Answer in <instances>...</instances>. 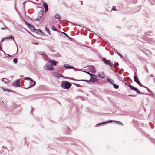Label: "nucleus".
I'll return each instance as SVG.
<instances>
[{"label": "nucleus", "instance_id": "f257e3e1", "mask_svg": "<svg viewBox=\"0 0 155 155\" xmlns=\"http://www.w3.org/2000/svg\"><path fill=\"white\" fill-rule=\"evenodd\" d=\"M62 82L61 84V87L64 89H68L70 88L71 85V83L67 81H64Z\"/></svg>", "mask_w": 155, "mask_h": 155}, {"label": "nucleus", "instance_id": "f03ea898", "mask_svg": "<svg viewBox=\"0 0 155 155\" xmlns=\"http://www.w3.org/2000/svg\"><path fill=\"white\" fill-rule=\"evenodd\" d=\"M44 68L48 70H52L54 69L53 65L49 63H47L44 67Z\"/></svg>", "mask_w": 155, "mask_h": 155}, {"label": "nucleus", "instance_id": "7ed1b4c3", "mask_svg": "<svg viewBox=\"0 0 155 155\" xmlns=\"http://www.w3.org/2000/svg\"><path fill=\"white\" fill-rule=\"evenodd\" d=\"M102 61L106 64L109 65L110 67H112L113 66V63L111 62L110 60H107L105 58H103L102 59Z\"/></svg>", "mask_w": 155, "mask_h": 155}, {"label": "nucleus", "instance_id": "20e7f679", "mask_svg": "<svg viewBox=\"0 0 155 155\" xmlns=\"http://www.w3.org/2000/svg\"><path fill=\"white\" fill-rule=\"evenodd\" d=\"M129 87L131 89L134 90V91H136L137 93L147 95V94H144L143 92H140L139 90H138L137 88L136 87H134L133 86L130 84L129 86Z\"/></svg>", "mask_w": 155, "mask_h": 155}, {"label": "nucleus", "instance_id": "39448f33", "mask_svg": "<svg viewBox=\"0 0 155 155\" xmlns=\"http://www.w3.org/2000/svg\"><path fill=\"white\" fill-rule=\"evenodd\" d=\"M25 23L26 25L28 26V27L31 31L33 32L35 31V29L32 25L28 23L27 22H26Z\"/></svg>", "mask_w": 155, "mask_h": 155}, {"label": "nucleus", "instance_id": "423d86ee", "mask_svg": "<svg viewBox=\"0 0 155 155\" xmlns=\"http://www.w3.org/2000/svg\"><path fill=\"white\" fill-rule=\"evenodd\" d=\"M97 76L94 75L93 74L91 76L90 81L92 82H96L97 81Z\"/></svg>", "mask_w": 155, "mask_h": 155}, {"label": "nucleus", "instance_id": "0eeeda50", "mask_svg": "<svg viewBox=\"0 0 155 155\" xmlns=\"http://www.w3.org/2000/svg\"><path fill=\"white\" fill-rule=\"evenodd\" d=\"M134 81L137 83V84L139 85L140 86H143V85L141 84L140 81H139L138 79V78L136 76V74H135V75L134 76Z\"/></svg>", "mask_w": 155, "mask_h": 155}, {"label": "nucleus", "instance_id": "6e6552de", "mask_svg": "<svg viewBox=\"0 0 155 155\" xmlns=\"http://www.w3.org/2000/svg\"><path fill=\"white\" fill-rule=\"evenodd\" d=\"M98 75L99 78H101L103 79L105 77V75L103 72H100L98 73Z\"/></svg>", "mask_w": 155, "mask_h": 155}, {"label": "nucleus", "instance_id": "1a4fd4ad", "mask_svg": "<svg viewBox=\"0 0 155 155\" xmlns=\"http://www.w3.org/2000/svg\"><path fill=\"white\" fill-rule=\"evenodd\" d=\"M35 82L34 81H33L32 79L30 80V86L27 87H25V89H28L29 88H30L31 87H32V86H34L35 84Z\"/></svg>", "mask_w": 155, "mask_h": 155}, {"label": "nucleus", "instance_id": "9d476101", "mask_svg": "<svg viewBox=\"0 0 155 155\" xmlns=\"http://www.w3.org/2000/svg\"><path fill=\"white\" fill-rule=\"evenodd\" d=\"M13 86L15 87H18L20 86V83L18 79L16 80L15 81H14L12 84Z\"/></svg>", "mask_w": 155, "mask_h": 155}, {"label": "nucleus", "instance_id": "9b49d317", "mask_svg": "<svg viewBox=\"0 0 155 155\" xmlns=\"http://www.w3.org/2000/svg\"><path fill=\"white\" fill-rule=\"evenodd\" d=\"M44 10H40L38 14V16L37 17V19H40L43 15V13Z\"/></svg>", "mask_w": 155, "mask_h": 155}, {"label": "nucleus", "instance_id": "f8f14e48", "mask_svg": "<svg viewBox=\"0 0 155 155\" xmlns=\"http://www.w3.org/2000/svg\"><path fill=\"white\" fill-rule=\"evenodd\" d=\"M48 61L49 62L52 63L53 64H52L54 66L56 65V64L58 63V62L55 61L54 60H48Z\"/></svg>", "mask_w": 155, "mask_h": 155}, {"label": "nucleus", "instance_id": "ddd939ff", "mask_svg": "<svg viewBox=\"0 0 155 155\" xmlns=\"http://www.w3.org/2000/svg\"><path fill=\"white\" fill-rule=\"evenodd\" d=\"M107 81L108 83H111L112 84H113L114 83V80L109 78H107Z\"/></svg>", "mask_w": 155, "mask_h": 155}, {"label": "nucleus", "instance_id": "4468645a", "mask_svg": "<svg viewBox=\"0 0 155 155\" xmlns=\"http://www.w3.org/2000/svg\"><path fill=\"white\" fill-rule=\"evenodd\" d=\"M38 54L41 55H44L45 58V59L47 57V55L45 54V53L43 51H39L38 52Z\"/></svg>", "mask_w": 155, "mask_h": 155}, {"label": "nucleus", "instance_id": "2eb2a0df", "mask_svg": "<svg viewBox=\"0 0 155 155\" xmlns=\"http://www.w3.org/2000/svg\"><path fill=\"white\" fill-rule=\"evenodd\" d=\"M64 67L68 69H74V67L70 66L68 64H64Z\"/></svg>", "mask_w": 155, "mask_h": 155}, {"label": "nucleus", "instance_id": "dca6fc26", "mask_svg": "<svg viewBox=\"0 0 155 155\" xmlns=\"http://www.w3.org/2000/svg\"><path fill=\"white\" fill-rule=\"evenodd\" d=\"M43 6L45 8V10H48V7L47 3L44 2L43 3Z\"/></svg>", "mask_w": 155, "mask_h": 155}, {"label": "nucleus", "instance_id": "f3484780", "mask_svg": "<svg viewBox=\"0 0 155 155\" xmlns=\"http://www.w3.org/2000/svg\"><path fill=\"white\" fill-rule=\"evenodd\" d=\"M54 17L55 19H60L61 18L60 15L58 13L55 14Z\"/></svg>", "mask_w": 155, "mask_h": 155}, {"label": "nucleus", "instance_id": "a211bd4d", "mask_svg": "<svg viewBox=\"0 0 155 155\" xmlns=\"http://www.w3.org/2000/svg\"><path fill=\"white\" fill-rule=\"evenodd\" d=\"M14 39V37L12 36V35H10L9 37H6L5 38L6 40H7L8 39Z\"/></svg>", "mask_w": 155, "mask_h": 155}, {"label": "nucleus", "instance_id": "6ab92c4d", "mask_svg": "<svg viewBox=\"0 0 155 155\" xmlns=\"http://www.w3.org/2000/svg\"><path fill=\"white\" fill-rule=\"evenodd\" d=\"M45 29L46 31L49 34L51 35V32L49 29V28H47V27H46L45 28Z\"/></svg>", "mask_w": 155, "mask_h": 155}, {"label": "nucleus", "instance_id": "aec40b11", "mask_svg": "<svg viewBox=\"0 0 155 155\" xmlns=\"http://www.w3.org/2000/svg\"><path fill=\"white\" fill-rule=\"evenodd\" d=\"M112 85H113L115 89H117L119 87V86L118 85L114 84V83Z\"/></svg>", "mask_w": 155, "mask_h": 155}, {"label": "nucleus", "instance_id": "412c9836", "mask_svg": "<svg viewBox=\"0 0 155 155\" xmlns=\"http://www.w3.org/2000/svg\"><path fill=\"white\" fill-rule=\"evenodd\" d=\"M114 121H113V120H110V121H106V122H102V123H99L97 125H100V124H104L105 123H108L109 122H113Z\"/></svg>", "mask_w": 155, "mask_h": 155}, {"label": "nucleus", "instance_id": "4be33fe9", "mask_svg": "<svg viewBox=\"0 0 155 155\" xmlns=\"http://www.w3.org/2000/svg\"><path fill=\"white\" fill-rule=\"evenodd\" d=\"M51 28L54 31H57V32H59L58 31V30L56 28H55V27L53 25L52 27V28Z\"/></svg>", "mask_w": 155, "mask_h": 155}, {"label": "nucleus", "instance_id": "5701e85b", "mask_svg": "<svg viewBox=\"0 0 155 155\" xmlns=\"http://www.w3.org/2000/svg\"><path fill=\"white\" fill-rule=\"evenodd\" d=\"M72 84L77 87H81V86L80 85H79L78 84H76V83H73Z\"/></svg>", "mask_w": 155, "mask_h": 155}, {"label": "nucleus", "instance_id": "b1692460", "mask_svg": "<svg viewBox=\"0 0 155 155\" xmlns=\"http://www.w3.org/2000/svg\"><path fill=\"white\" fill-rule=\"evenodd\" d=\"M78 81H86V82H88L91 81L90 80H84V79H82V80H78Z\"/></svg>", "mask_w": 155, "mask_h": 155}, {"label": "nucleus", "instance_id": "393cba45", "mask_svg": "<svg viewBox=\"0 0 155 155\" xmlns=\"http://www.w3.org/2000/svg\"><path fill=\"white\" fill-rule=\"evenodd\" d=\"M38 31H39V32H40L42 33V34H41V35H45V34L44 33H43L42 32V31L40 29H38Z\"/></svg>", "mask_w": 155, "mask_h": 155}, {"label": "nucleus", "instance_id": "a878e982", "mask_svg": "<svg viewBox=\"0 0 155 155\" xmlns=\"http://www.w3.org/2000/svg\"><path fill=\"white\" fill-rule=\"evenodd\" d=\"M115 52L117 53L118 55L120 57H123L122 55L120 53L118 52L117 51H115Z\"/></svg>", "mask_w": 155, "mask_h": 155}, {"label": "nucleus", "instance_id": "bb28decb", "mask_svg": "<svg viewBox=\"0 0 155 155\" xmlns=\"http://www.w3.org/2000/svg\"><path fill=\"white\" fill-rule=\"evenodd\" d=\"M13 62L14 63L16 64L17 63V60L16 58H15L13 60Z\"/></svg>", "mask_w": 155, "mask_h": 155}, {"label": "nucleus", "instance_id": "cd10ccee", "mask_svg": "<svg viewBox=\"0 0 155 155\" xmlns=\"http://www.w3.org/2000/svg\"><path fill=\"white\" fill-rule=\"evenodd\" d=\"M64 34L66 36L68 37L69 39H71V38H70L69 36L65 32L62 33Z\"/></svg>", "mask_w": 155, "mask_h": 155}, {"label": "nucleus", "instance_id": "c85d7f7f", "mask_svg": "<svg viewBox=\"0 0 155 155\" xmlns=\"http://www.w3.org/2000/svg\"><path fill=\"white\" fill-rule=\"evenodd\" d=\"M84 72H85L87 74L91 76L93 74H92L88 72H87V71H84Z\"/></svg>", "mask_w": 155, "mask_h": 155}, {"label": "nucleus", "instance_id": "c756f323", "mask_svg": "<svg viewBox=\"0 0 155 155\" xmlns=\"http://www.w3.org/2000/svg\"><path fill=\"white\" fill-rule=\"evenodd\" d=\"M25 79L27 80H31V79L29 78L26 77L25 78Z\"/></svg>", "mask_w": 155, "mask_h": 155}, {"label": "nucleus", "instance_id": "7c9ffc66", "mask_svg": "<svg viewBox=\"0 0 155 155\" xmlns=\"http://www.w3.org/2000/svg\"><path fill=\"white\" fill-rule=\"evenodd\" d=\"M7 28H7V27H6V26H5L4 27V28H1V29H2V30H4V29H7Z\"/></svg>", "mask_w": 155, "mask_h": 155}, {"label": "nucleus", "instance_id": "2f4dec72", "mask_svg": "<svg viewBox=\"0 0 155 155\" xmlns=\"http://www.w3.org/2000/svg\"><path fill=\"white\" fill-rule=\"evenodd\" d=\"M145 70L148 73H149V71H148V69H147V67L145 68Z\"/></svg>", "mask_w": 155, "mask_h": 155}, {"label": "nucleus", "instance_id": "473e14b6", "mask_svg": "<svg viewBox=\"0 0 155 155\" xmlns=\"http://www.w3.org/2000/svg\"><path fill=\"white\" fill-rule=\"evenodd\" d=\"M62 76H61V74H58L57 75V77L58 78H60L62 77Z\"/></svg>", "mask_w": 155, "mask_h": 155}, {"label": "nucleus", "instance_id": "72a5a7b5", "mask_svg": "<svg viewBox=\"0 0 155 155\" xmlns=\"http://www.w3.org/2000/svg\"><path fill=\"white\" fill-rule=\"evenodd\" d=\"M38 29H35V31H36L35 32H36L38 34H39V31H38Z\"/></svg>", "mask_w": 155, "mask_h": 155}, {"label": "nucleus", "instance_id": "f704fd0d", "mask_svg": "<svg viewBox=\"0 0 155 155\" xmlns=\"http://www.w3.org/2000/svg\"><path fill=\"white\" fill-rule=\"evenodd\" d=\"M114 122H117V123L120 124H122V125H123V124H121V123L120 122V121H115Z\"/></svg>", "mask_w": 155, "mask_h": 155}, {"label": "nucleus", "instance_id": "c9c22d12", "mask_svg": "<svg viewBox=\"0 0 155 155\" xmlns=\"http://www.w3.org/2000/svg\"><path fill=\"white\" fill-rule=\"evenodd\" d=\"M91 67H92V71L95 70V68L94 67L92 66Z\"/></svg>", "mask_w": 155, "mask_h": 155}, {"label": "nucleus", "instance_id": "e433bc0d", "mask_svg": "<svg viewBox=\"0 0 155 155\" xmlns=\"http://www.w3.org/2000/svg\"><path fill=\"white\" fill-rule=\"evenodd\" d=\"M5 53V54H6V55H8L9 57H11V55H9V54H6L5 52V53Z\"/></svg>", "mask_w": 155, "mask_h": 155}, {"label": "nucleus", "instance_id": "4c0bfd02", "mask_svg": "<svg viewBox=\"0 0 155 155\" xmlns=\"http://www.w3.org/2000/svg\"><path fill=\"white\" fill-rule=\"evenodd\" d=\"M129 96H131V97H135V95H129Z\"/></svg>", "mask_w": 155, "mask_h": 155}, {"label": "nucleus", "instance_id": "58836bf2", "mask_svg": "<svg viewBox=\"0 0 155 155\" xmlns=\"http://www.w3.org/2000/svg\"><path fill=\"white\" fill-rule=\"evenodd\" d=\"M5 40V38H3V39H2V40L1 41V42H3Z\"/></svg>", "mask_w": 155, "mask_h": 155}, {"label": "nucleus", "instance_id": "ea45409f", "mask_svg": "<svg viewBox=\"0 0 155 155\" xmlns=\"http://www.w3.org/2000/svg\"><path fill=\"white\" fill-rule=\"evenodd\" d=\"M146 88L147 89V90L149 91H150V90L147 87H146Z\"/></svg>", "mask_w": 155, "mask_h": 155}, {"label": "nucleus", "instance_id": "a19ab883", "mask_svg": "<svg viewBox=\"0 0 155 155\" xmlns=\"http://www.w3.org/2000/svg\"><path fill=\"white\" fill-rule=\"evenodd\" d=\"M115 7L114 6V7H113V8L112 10H117L116 9H115Z\"/></svg>", "mask_w": 155, "mask_h": 155}, {"label": "nucleus", "instance_id": "79ce46f5", "mask_svg": "<svg viewBox=\"0 0 155 155\" xmlns=\"http://www.w3.org/2000/svg\"><path fill=\"white\" fill-rule=\"evenodd\" d=\"M7 91H8L9 92H10L11 91L10 90H6Z\"/></svg>", "mask_w": 155, "mask_h": 155}, {"label": "nucleus", "instance_id": "37998d69", "mask_svg": "<svg viewBox=\"0 0 155 155\" xmlns=\"http://www.w3.org/2000/svg\"><path fill=\"white\" fill-rule=\"evenodd\" d=\"M116 64L117 65H119V64L118 62H117L116 63Z\"/></svg>", "mask_w": 155, "mask_h": 155}, {"label": "nucleus", "instance_id": "c03bdc74", "mask_svg": "<svg viewBox=\"0 0 155 155\" xmlns=\"http://www.w3.org/2000/svg\"><path fill=\"white\" fill-rule=\"evenodd\" d=\"M142 87H145V88H146V87H146L145 86H143H143H142Z\"/></svg>", "mask_w": 155, "mask_h": 155}, {"label": "nucleus", "instance_id": "a18cd8bd", "mask_svg": "<svg viewBox=\"0 0 155 155\" xmlns=\"http://www.w3.org/2000/svg\"><path fill=\"white\" fill-rule=\"evenodd\" d=\"M116 75L117 77H118V76H118V74H116Z\"/></svg>", "mask_w": 155, "mask_h": 155}, {"label": "nucleus", "instance_id": "49530a36", "mask_svg": "<svg viewBox=\"0 0 155 155\" xmlns=\"http://www.w3.org/2000/svg\"><path fill=\"white\" fill-rule=\"evenodd\" d=\"M4 79H6V78H5L3 79V81H4Z\"/></svg>", "mask_w": 155, "mask_h": 155}, {"label": "nucleus", "instance_id": "de8ad7c7", "mask_svg": "<svg viewBox=\"0 0 155 155\" xmlns=\"http://www.w3.org/2000/svg\"><path fill=\"white\" fill-rule=\"evenodd\" d=\"M48 10H45V12H46Z\"/></svg>", "mask_w": 155, "mask_h": 155}, {"label": "nucleus", "instance_id": "09e8293b", "mask_svg": "<svg viewBox=\"0 0 155 155\" xmlns=\"http://www.w3.org/2000/svg\"><path fill=\"white\" fill-rule=\"evenodd\" d=\"M119 73L120 74H121V73L120 72H119Z\"/></svg>", "mask_w": 155, "mask_h": 155}, {"label": "nucleus", "instance_id": "8fccbe9b", "mask_svg": "<svg viewBox=\"0 0 155 155\" xmlns=\"http://www.w3.org/2000/svg\"><path fill=\"white\" fill-rule=\"evenodd\" d=\"M76 25H78L79 26H80V25H78L76 24Z\"/></svg>", "mask_w": 155, "mask_h": 155}, {"label": "nucleus", "instance_id": "3c124183", "mask_svg": "<svg viewBox=\"0 0 155 155\" xmlns=\"http://www.w3.org/2000/svg\"><path fill=\"white\" fill-rule=\"evenodd\" d=\"M33 110V109H32V111H31V112H32H32Z\"/></svg>", "mask_w": 155, "mask_h": 155}, {"label": "nucleus", "instance_id": "603ef678", "mask_svg": "<svg viewBox=\"0 0 155 155\" xmlns=\"http://www.w3.org/2000/svg\"><path fill=\"white\" fill-rule=\"evenodd\" d=\"M4 90H5V91H6V89H4Z\"/></svg>", "mask_w": 155, "mask_h": 155}, {"label": "nucleus", "instance_id": "864d4df0", "mask_svg": "<svg viewBox=\"0 0 155 155\" xmlns=\"http://www.w3.org/2000/svg\"><path fill=\"white\" fill-rule=\"evenodd\" d=\"M35 43V44H37H37H36V43Z\"/></svg>", "mask_w": 155, "mask_h": 155}, {"label": "nucleus", "instance_id": "5fc2aeb1", "mask_svg": "<svg viewBox=\"0 0 155 155\" xmlns=\"http://www.w3.org/2000/svg\"><path fill=\"white\" fill-rule=\"evenodd\" d=\"M125 85H127L126 83H125Z\"/></svg>", "mask_w": 155, "mask_h": 155}, {"label": "nucleus", "instance_id": "6e6d98bb", "mask_svg": "<svg viewBox=\"0 0 155 155\" xmlns=\"http://www.w3.org/2000/svg\"><path fill=\"white\" fill-rule=\"evenodd\" d=\"M150 76H151L152 77H153V76H152V75H150Z\"/></svg>", "mask_w": 155, "mask_h": 155}]
</instances>
